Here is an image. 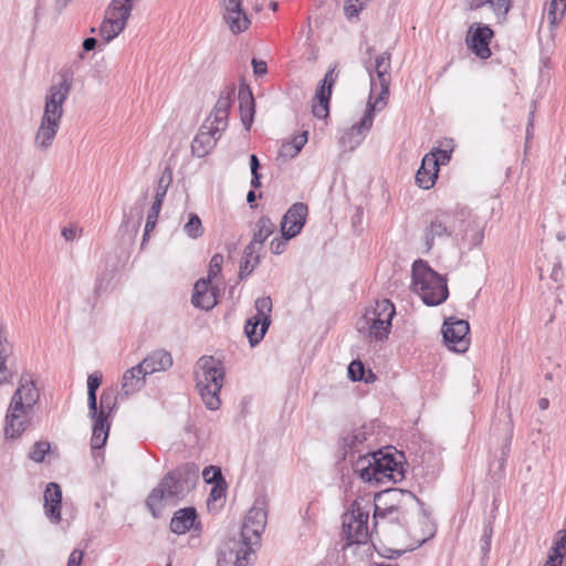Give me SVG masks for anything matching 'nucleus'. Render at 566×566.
<instances>
[{"label": "nucleus", "instance_id": "obj_1", "mask_svg": "<svg viewBox=\"0 0 566 566\" xmlns=\"http://www.w3.org/2000/svg\"><path fill=\"white\" fill-rule=\"evenodd\" d=\"M390 59V52L386 51L376 57L374 66H366L370 78V93L366 109L360 120L339 138V144L347 150H354L363 143L373 127L376 112L381 111L387 105L391 82Z\"/></svg>", "mask_w": 566, "mask_h": 566}, {"label": "nucleus", "instance_id": "obj_2", "mask_svg": "<svg viewBox=\"0 0 566 566\" xmlns=\"http://www.w3.org/2000/svg\"><path fill=\"white\" fill-rule=\"evenodd\" d=\"M406 457L394 447H386L373 452H366L354 463V472L367 483H398L405 479L407 468Z\"/></svg>", "mask_w": 566, "mask_h": 566}, {"label": "nucleus", "instance_id": "obj_3", "mask_svg": "<svg viewBox=\"0 0 566 566\" xmlns=\"http://www.w3.org/2000/svg\"><path fill=\"white\" fill-rule=\"evenodd\" d=\"M199 467L186 462L168 471L146 499V506L153 517L158 518L164 509V500L182 501L197 485Z\"/></svg>", "mask_w": 566, "mask_h": 566}, {"label": "nucleus", "instance_id": "obj_4", "mask_svg": "<svg viewBox=\"0 0 566 566\" xmlns=\"http://www.w3.org/2000/svg\"><path fill=\"white\" fill-rule=\"evenodd\" d=\"M103 376L95 371L87 377V408L88 417L93 420L91 449L94 458L102 457L101 450L107 442L111 423L108 418L116 409V397L113 392L104 390L101 395V407L97 406V390Z\"/></svg>", "mask_w": 566, "mask_h": 566}, {"label": "nucleus", "instance_id": "obj_5", "mask_svg": "<svg viewBox=\"0 0 566 566\" xmlns=\"http://www.w3.org/2000/svg\"><path fill=\"white\" fill-rule=\"evenodd\" d=\"M40 399V392L30 371L24 370L18 380L6 413L4 436L17 439L31 424L34 406Z\"/></svg>", "mask_w": 566, "mask_h": 566}, {"label": "nucleus", "instance_id": "obj_6", "mask_svg": "<svg viewBox=\"0 0 566 566\" xmlns=\"http://www.w3.org/2000/svg\"><path fill=\"white\" fill-rule=\"evenodd\" d=\"M193 375L196 387L206 407L210 410L219 409V394L226 375L222 361L205 355L196 363Z\"/></svg>", "mask_w": 566, "mask_h": 566}, {"label": "nucleus", "instance_id": "obj_7", "mask_svg": "<svg viewBox=\"0 0 566 566\" xmlns=\"http://www.w3.org/2000/svg\"><path fill=\"white\" fill-rule=\"evenodd\" d=\"M411 286L416 294L428 306H437L449 296L446 276L436 272L427 261L418 259L411 268Z\"/></svg>", "mask_w": 566, "mask_h": 566}, {"label": "nucleus", "instance_id": "obj_8", "mask_svg": "<svg viewBox=\"0 0 566 566\" xmlns=\"http://www.w3.org/2000/svg\"><path fill=\"white\" fill-rule=\"evenodd\" d=\"M420 504V500L410 491L391 488L376 493L374 497V520L376 525L380 518L396 514L395 521L405 526L407 506Z\"/></svg>", "mask_w": 566, "mask_h": 566}, {"label": "nucleus", "instance_id": "obj_9", "mask_svg": "<svg viewBox=\"0 0 566 566\" xmlns=\"http://www.w3.org/2000/svg\"><path fill=\"white\" fill-rule=\"evenodd\" d=\"M396 315L394 303L388 298L378 300L375 306L365 313L366 323L369 324V337L382 340L388 337L391 329V322Z\"/></svg>", "mask_w": 566, "mask_h": 566}, {"label": "nucleus", "instance_id": "obj_10", "mask_svg": "<svg viewBox=\"0 0 566 566\" xmlns=\"http://www.w3.org/2000/svg\"><path fill=\"white\" fill-rule=\"evenodd\" d=\"M134 0H112L105 11L99 33L106 42L115 39L126 27Z\"/></svg>", "mask_w": 566, "mask_h": 566}, {"label": "nucleus", "instance_id": "obj_11", "mask_svg": "<svg viewBox=\"0 0 566 566\" xmlns=\"http://www.w3.org/2000/svg\"><path fill=\"white\" fill-rule=\"evenodd\" d=\"M72 83V75L63 73L61 75V81L50 87L45 97L44 113L41 119L46 120L48 123L61 124L63 104L70 95Z\"/></svg>", "mask_w": 566, "mask_h": 566}, {"label": "nucleus", "instance_id": "obj_12", "mask_svg": "<svg viewBox=\"0 0 566 566\" xmlns=\"http://www.w3.org/2000/svg\"><path fill=\"white\" fill-rule=\"evenodd\" d=\"M256 314L248 318L244 325V334L247 335L251 346L258 345L265 336L270 324V314L272 312V300L270 296L258 297L254 302Z\"/></svg>", "mask_w": 566, "mask_h": 566}, {"label": "nucleus", "instance_id": "obj_13", "mask_svg": "<svg viewBox=\"0 0 566 566\" xmlns=\"http://www.w3.org/2000/svg\"><path fill=\"white\" fill-rule=\"evenodd\" d=\"M374 430L371 426L363 424L358 428H354L342 434L339 440V452L343 460H349L353 463L355 454L365 455L366 452H371L366 442L373 436Z\"/></svg>", "mask_w": 566, "mask_h": 566}, {"label": "nucleus", "instance_id": "obj_14", "mask_svg": "<svg viewBox=\"0 0 566 566\" xmlns=\"http://www.w3.org/2000/svg\"><path fill=\"white\" fill-rule=\"evenodd\" d=\"M253 545L240 538H228L219 546L218 566H247Z\"/></svg>", "mask_w": 566, "mask_h": 566}, {"label": "nucleus", "instance_id": "obj_15", "mask_svg": "<svg viewBox=\"0 0 566 566\" xmlns=\"http://www.w3.org/2000/svg\"><path fill=\"white\" fill-rule=\"evenodd\" d=\"M442 337L447 347L455 353H465L470 346V325L468 321L448 317L442 325Z\"/></svg>", "mask_w": 566, "mask_h": 566}, {"label": "nucleus", "instance_id": "obj_16", "mask_svg": "<svg viewBox=\"0 0 566 566\" xmlns=\"http://www.w3.org/2000/svg\"><path fill=\"white\" fill-rule=\"evenodd\" d=\"M337 63L329 67L324 78L319 82L312 104V113L317 118H326L329 115V102L333 87L338 78Z\"/></svg>", "mask_w": 566, "mask_h": 566}, {"label": "nucleus", "instance_id": "obj_17", "mask_svg": "<svg viewBox=\"0 0 566 566\" xmlns=\"http://www.w3.org/2000/svg\"><path fill=\"white\" fill-rule=\"evenodd\" d=\"M262 505L263 503L256 501L248 511L240 532V536L253 546L259 545L266 525L268 514Z\"/></svg>", "mask_w": 566, "mask_h": 566}, {"label": "nucleus", "instance_id": "obj_18", "mask_svg": "<svg viewBox=\"0 0 566 566\" xmlns=\"http://www.w3.org/2000/svg\"><path fill=\"white\" fill-rule=\"evenodd\" d=\"M493 36L494 32L490 25L474 23L469 28L465 42L472 53L482 60H486L492 54L490 43Z\"/></svg>", "mask_w": 566, "mask_h": 566}, {"label": "nucleus", "instance_id": "obj_19", "mask_svg": "<svg viewBox=\"0 0 566 566\" xmlns=\"http://www.w3.org/2000/svg\"><path fill=\"white\" fill-rule=\"evenodd\" d=\"M308 214V207L303 202L293 203L282 218L281 232L287 238H295L304 228Z\"/></svg>", "mask_w": 566, "mask_h": 566}, {"label": "nucleus", "instance_id": "obj_20", "mask_svg": "<svg viewBox=\"0 0 566 566\" xmlns=\"http://www.w3.org/2000/svg\"><path fill=\"white\" fill-rule=\"evenodd\" d=\"M223 19L234 34L244 32L251 20L242 7V0H224Z\"/></svg>", "mask_w": 566, "mask_h": 566}, {"label": "nucleus", "instance_id": "obj_21", "mask_svg": "<svg viewBox=\"0 0 566 566\" xmlns=\"http://www.w3.org/2000/svg\"><path fill=\"white\" fill-rule=\"evenodd\" d=\"M17 373L13 346L3 337L2 329H0V387L13 384Z\"/></svg>", "mask_w": 566, "mask_h": 566}, {"label": "nucleus", "instance_id": "obj_22", "mask_svg": "<svg viewBox=\"0 0 566 566\" xmlns=\"http://www.w3.org/2000/svg\"><path fill=\"white\" fill-rule=\"evenodd\" d=\"M219 291L210 280L200 279L195 283L191 303L195 307L210 311L218 304Z\"/></svg>", "mask_w": 566, "mask_h": 566}, {"label": "nucleus", "instance_id": "obj_23", "mask_svg": "<svg viewBox=\"0 0 566 566\" xmlns=\"http://www.w3.org/2000/svg\"><path fill=\"white\" fill-rule=\"evenodd\" d=\"M44 512L52 524H59L62 520V489L60 484L50 482L44 491Z\"/></svg>", "mask_w": 566, "mask_h": 566}, {"label": "nucleus", "instance_id": "obj_24", "mask_svg": "<svg viewBox=\"0 0 566 566\" xmlns=\"http://www.w3.org/2000/svg\"><path fill=\"white\" fill-rule=\"evenodd\" d=\"M238 98L242 125L247 132H250L255 115V101L251 88L242 83L239 87Z\"/></svg>", "mask_w": 566, "mask_h": 566}, {"label": "nucleus", "instance_id": "obj_25", "mask_svg": "<svg viewBox=\"0 0 566 566\" xmlns=\"http://www.w3.org/2000/svg\"><path fill=\"white\" fill-rule=\"evenodd\" d=\"M198 518L197 510L193 506L180 509L174 513L170 520V531L175 534L181 535L189 532L192 527L198 530L196 521Z\"/></svg>", "mask_w": 566, "mask_h": 566}, {"label": "nucleus", "instance_id": "obj_26", "mask_svg": "<svg viewBox=\"0 0 566 566\" xmlns=\"http://www.w3.org/2000/svg\"><path fill=\"white\" fill-rule=\"evenodd\" d=\"M451 217L449 214L437 216L431 220L430 224L424 231V243L428 250L434 244L436 238H447L453 232V228L450 226Z\"/></svg>", "mask_w": 566, "mask_h": 566}, {"label": "nucleus", "instance_id": "obj_27", "mask_svg": "<svg viewBox=\"0 0 566 566\" xmlns=\"http://www.w3.org/2000/svg\"><path fill=\"white\" fill-rule=\"evenodd\" d=\"M172 356L165 349H158L146 356L139 365L144 374L151 375L158 371H165L172 366Z\"/></svg>", "mask_w": 566, "mask_h": 566}, {"label": "nucleus", "instance_id": "obj_28", "mask_svg": "<svg viewBox=\"0 0 566 566\" xmlns=\"http://www.w3.org/2000/svg\"><path fill=\"white\" fill-rule=\"evenodd\" d=\"M220 135L211 129L203 128V125H201L191 143L192 155L198 158L206 157L216 147Z\"/></svg>", "mask_w": 566, "mask_h": 566}, {"label": "nucleus", "instance_id": "obj_29", "mask_svg": "<svg viewBox=\"0 0 566 566\" xmlns=\"http://www.w3.org/2000/svg\"><path fill=\"white\" fill-rule=\"evenodd\" d=\"M147 375L144 374L143 368L139 364L127 369L122 379V392L118 396L128 397L130 395L136 394L145 386V377Z\"/></svg>", "mask_w": 566, "mask_h": 566}, {"label": "nucleus", "instance_id": "obj_30", "mask_svg": "<svg viewBox=\"0 0 566 566\" xmlns=\"http://www.w3.org/2000/svg\"><path fill=\"white\" fill-rule=\"evenodd\" d=\"M493 432L499 433L502 438V446H501V455L497 459V467L499 470H503L505 465L506 458L510 454L511 451V443L513 439V422L511 420L510 415H505V420L503 421V427L497 428V424L493 426Z\"/></svg>", "mask_w": 566, "mask_h": 566}, {"label": "nucleus", "instance_id": "obj_31", "mask_svg": "<svg viewBox=\"0 0 566 566\" xmlns=\"http://www.w3.org/2000/svg\"><path fill=\"white\" fill-rule=\"evenodd\" d=\"M439 168L434 167V160L430 155H424L416 174V184L422 189H430L438 178Z\"/></svg>", "mask_w": 566, "mask_h": 566}, {"label": "nucleus", "instance_id": "obj_32", "mask_svg": "<svg viewBox=\"0 0 566 566\" xmlns=\"http://www.w3.org/2000/svg\"><path fill=\"white\" fill-rule=\"evenodd\" d=\"M59 128V124L41 119L34 136V146L42 151L48 150L52 146Z\"/></svg>", "mask_w": 566, "mask_h": 566}, {"label": "nucleus", "instance_id": "obj_33", "mask_svg": "<svg viewBox=\"0 0 566 566\" xmlns=\"http://www.w3.org/2000/svg\"><path fill=\"white\" fill-rule=\"evenodd\" d=\"M342 530L346 539V546L363 544L368 539V524L343 522Z\"/></svg>", "mask_w": 566, "mask_h": 566}, {"label": "nucleus", "instance_id": "obj_34", "mask_svg": "<svg viewBox=\"0 0 566 566\" xmlns=\"http://www.w3.org/2000/svg\"><path fill=\"white\" fill-rule=\"evenodd\" d=\"M275 229L276 226L272 222L270 217L262 216L256 222V230L253 233L252 240L259 243V248H262L263 243L274 233Z\"/></svg>", "mask_w": 566, "mask_h": 566}, {"label": "nucleus", "instance_id": "obj_35", "mask_svg": "<svg viewBox=\"0 0 566 566\" xmlns=\"http://www.w3.org/2000/svg\"><path fill=\"white\" fill-rule=\"evenodd\" d=\"M228 113L212 111L209 117L203 122V128L211 129L220 135L228 127Z\"/></svg>", "mask_w": 566, "mask_h": 566}, {"label": "nucleus", "instance_id": "obj_36", "mask_svg": "<svg viewBox=\"0 0 566 566\" xmlns=\"http://www.w3.org/2000/svg\"><path fill=\"white\" fill-rule=\"evenodd\" d=\"M368 520L369 511L365 510L358 501H354L350 511L345 513L343 516V522L349 523L359 522L368 524Z\"/></svg>", "mask_w": 566, "mask_h": 566}, {"label": "nucleus", "instance_id": "obj_37", "mask_svg": "<svg viewBox=\"0 0 566 566\" xmlns=\"http://www.w3.org/2000/svg\"><path fill=\"white\" fill-rule=\"evenodd\" d=\"M172 181V170L170 167H166L158 179L156 193L154 200L163 201L167 195V190Z\"/></svg>", "mask_w": 566, "mask_h": 566}, {"label": "nucleus", "instance_id": "obj_38", "mask_svg": "<svg viewBox=\"0 0 566 566\" xmlns=\"http://www.w3.org/2000/svg\"><path fill=\"white\" fill-rule=\"evenodd\" d=\"M184 231L191 239H198L203 234V227L198 214L189 213Z\"/></svg>", "mask_w": 566, "mask_h": 566}, {"label": "nucleus", "instance_id": "obj_39", "mask_svg": "<svg viewBox=\"0 0 566 566\" xmlns=\"http://www.w3.org/2000/svg\"><path fill=\"white\" fill-rule=\"evenodd\" d=\"M234 86H227L221 93L212 111L228 113L232 104V96L234 95Z\"/></svg>", "mask_w": 566, "mask_h": 566}, {"label": "nucleus", "instance_id": "obj_40", "mask_svg": "<svg viewBox=\"0 0 566 566\" xmlns=\"http://www.w3.org/2000/svg\"><path fill=\"white\" fill-rule=\"evenodd\" d=\"M51 444L48 441L35 442L29 451V459L35 463L44 461L45 455L49 453Z\"/></svg>", "mask_w": 566, "mask_h": 566}, {"label": "nucleus", "instance_id": "obj_41", "mask_svg": "<svg viewBox=\"0 0 566 566\" xmlns=\"http://www.w3.org/2000/svg\"><path fill=\"white\" fill-rule=\"evenodd\" d=\"M227 488H228V485H227L226 481L223 483L217 482L216 484L212 485L208 501H207V505H208L209 510H211V506L216 502L226 499Z\"/></svg>", "mask_w": 566, "mask_h": 566}, {"label": "nucleus", "instance_id": "obj_42", "mask_svg": "<svg viewBox=\"0 0 566 566\" xmlns=\"http://www.w3.org/2000/svg\"><path fill=\"white\" fill-rule=\"evenodd\" d=\"M369 0H347L344 6V12L348 20L358 18L359 12L364 9Z\"/></svg>", "mask_w": 566, "mask_h": 566}, {"label": "nucleus", "instance_id": "obj_43", "mask_svg": "<svg viewBox=\"0 0 566 566\" xmlns=\"http://www.w3.org/2000/svg\"><path fill=\"white\" fill-rule=\"evenodd\" d=\"M557 535L558 538L551 548L548 556L556 557V555H558V559L563 562L564 554L566 552V530L559 531Z\"/></svg>", "mask_w": 566, "mask_h": 566}, {"label": "nucleus", "instance_id": "obj_44", "mask_svg": "<svg viewBox=\"0 0 566 566\" xmlns=\"http://www.w3.org/2000/svg\"><path fill=\"white\" fill-rule=\"evenodd\" d=\"M202 478L207 484H216L217 482H224L221 469L216 465L206 467L202 471Z\"/></svg>", "mask_w": 566, "mask_h": 566}, {"label": "nucleus", "instance_id": "obj_45", "mask_svg": "<svg viewBox=\"0 0 566 566\" xmlns=\"http://www.w3.org/2000/svg\"><path fill=\"white\" fill-rule=\"evenodd\" d=\"M488 6L496 17H505L513 6V0H488Z\"/></svg>", "mask_w": 566, "mask_h": 566}, {"label": "nucleus", "instance_id": "obj_46", "mask_svg": "<svg viewBox=\"0 0 566 566\" xmlns=\"http://www.w3.org/2000/svg\"><path fill=\"white\" fill-rule=\"evenodd\" d=\"M365 365L360 360H353L347 368L348 378L352 381L365 379Z\"/></svg>", "mask_w": 566, "mask_h": 566}, {"label": "nucleus", "instance_id": "obj_47", "mask_svg": "<svg viewBox=\"0 0 566 566\" xmlns=\"http://www.w3.org/2000/svg\"><path fill=\"white\" fill-rule=\"evenodd\" d=\"M223 264V255L220 253H216L212 255L210 263H209V272L208 277L206 280L212 281L213 277H216L218 274L221 273Z\"/></svg>", "mask_w": 566, "mask_h": 566}, {"label": "nucleus", "instance_id": "obj_48", "mask_svg": "<svg viewBox=\"0 0 566 566\" xmlns=\"http://www.w3.org/2000/svg\"><path fill=\"white\" fill-rule=\"evenodd\" d=\"M493 535V523L492 521H485L483 524V533L481 536V541L483 543L481 549L484 554L489 553L491 547V539Z\"/></svg>", "mask_w": 566, "mask_h": 566}, {"label": "nucleus", "instance_id": "obj_49", "mask_svg": "<svg viewBox=\"0 0 566 566\" xmlns=\"http://www.w3.org/2000/svg\"><path fill=\"white\" fill-rule=\"evenodd\" d=\"M281 238H274L270 243V250L273 254H281L285 251L287 241L292 238H287V233L281 232Z\"/></svg>", "mask_w": 566, "mask_h": 566}, {"label": "nucleus", "instance_id": "obj_50", "mask_svg": "<svg viewBox=\"0 0 566 566\" xmlns=\"http://www.w3.org/2000/svg\"><path fill=\"white\" fill-rule=\"evenodd\" d=\"M259 243L251 240L250 243L244 248L243 259L253 260L254 265L260 263V254L258 253Z\"/></svg>", "mask_w": 566, "mask_h": 566}, {"label": "nucleus", "instance_id": "obj_51", "mask_svg": "<svg viewBox=\"0 0 566 566\" xmlns=\"http://www.w3.org/2000/svg\"><path fill=\"white\" fill-rule=\"evenodd\" d=\"M562 18L563 15H560V2L557 0H552L547 12V20L552 25H554L560 21Z\"/></svg>", "mask_w": 566, "mask_h": 566}, {"label": "nucleus", "instance_id": "obj_52", "mask_svg": "<svg viewBox=\"0 0 566 566\" xmlns=\"http://www.w3.org/2000/svg\"><path fill=\"white\" fill-rule=\"evenodd\" d=\"M431 159L434 160V167L439 168V165H446L451 159V150L437 149L434 153L429 154Z\"/></svg>", "mask_w": 566, "mask_h": 566}, {"label": "nucleus", "instance_id": "obj_53", "mask_svg": "<svg viewBox=\"0 0 566 566\" xmlns=\"http://www.w3.org/2000/svg\"><path fill=\"white\" fill-rule=\"evenodd\" d=\"M298 154L300 151H297V149H294V145L291 142L284 143L279 150L280 157L284 158H294Z\"/></svg>", "mask_w": 566, "mask_h": 566}, {"label": "nucleus", "instance_id": "obj_54", "mask_svg": "<svg viewBox=\"0 0 566 566\" xmlns=\"http://www.w3.org/2000/svg\"><path fill=\"white\" fill-rule=\"evenodd\" d=\"M256 265L251 264V260L243 259L240 264L239 269V277L240 280L247 279L254 270Z\"/></svg>", "mask_w": 566, "mask_h": 566}, {"label": "nucleus", "instance_id": "obj_55", "mask_svg": "<svg viewBox=\"0 0 566 566\" xmlns=\"http://www.w3.org/2000/svg\"><path fill=\"white\" fill-rule=\"evenodd\" d=\"M251 64L255 76H263L268 73V65L265 61L253 57Z\"/></svg>", "mask_w": 566, "mask_h": 566}, {"label": "nucleus", "instance_id": "obj_56", "mask_svg": "<svg viewBox=\"0 0 566 566\" xmlns=\"http://www.w3.org/2000/svg\"><path fill=\"white\" fill-rule=\"evenodd\" d=\"M84 553L77 548L73 549L67 558L66 566H81Z\"/></svg>", "mask_w": 566, "mask_h": 566}, {"label": "nucleus", "instance_id": "obj_57", "mask_svg": "<svg viewBox=\"0 0 566 566\" xmlns=\"http://www.w3.org/2000/svg\"><path fill=\"white\" fill-rule=\"evenodd\" d=\"M307 130H304L301 134L294 136L293 139L291 140V143L294 145V149H297V151L301 153L302 148L307 143Z\"/></svg>", "mask_w": 566, "mask_h": 566}, {"label": "nucleus", "instance_id": "obj_58", "mask_svg": "<svg viewBox=\"0 0 566 566\" xmlns=\"http://www.w3.org/2000/svg\"><path fill=\"white\" fill-rule=\"evenodd\" d=\"M108 282L104 277H98L94 286V297L97 300L102 292L106 290Z\"/></svg>", "mask_w": 566, "mask_h": 566}, {"label": "nucleus", "instance_id": "obj_59", "mask_svg": "<svg viewBox=\"0 0 566 566\" xmlns=\"http://www.w3.org/2000/svg\"><path fill=\"white\" fill-rule=\"evenodd\" d=\"M163 207V201L154 200L148 211L147 218L158 220L159 212Z\"/></svg>", "mask_w": 566, "mask_h": 566}, {"label": "nucleus", "instance_id": "obj_60", "mask_svg": "<svg viewBox=\"0 0 566 566\" xmlns=\"http://www.w3.org/2000/svg\"><path fill=\"white\" fill-rule=\"evenodd\" d=\"M484 233L482 230L476 229L473 231V233L470 237V244L471 247H478L483 242Z\"/></svg>", "mask_w": 566, "mask_h": 566}, {"label": "nucleus", "instance_id": "obj_61", "mask_svg": "<svg viewBox=\"0 0 566 566\" xmlns=\"http://www.w3.org/2000/svg\"><path fill=\"white\" fill-rule=\"evenodd\" d=\"M562 276H563V271H562L560 262H555L552 268L551 279L554 282H559L562 280Z\"/></svg>", "mask_w": 566, "mask_h": 566}, {"label": "nucleus", "instance_id": "obj_62", "mask_svg": "<svg viewBox=\"0 0 566 566\" xmlns=\"http://www.w3.org/2000/svg\"><path fill=\"white\" fill-rule=\"evenodd\" d=\"M96 45H97V40H96V38H93V36L86 38L82 43V48H83L84 52L93 51L96 48Z\"/></svg>", "mask_w": 566, "mask_h": 566}, {"label": "nucleus", "instance_id": "obj_63", "mask_svg": "<svg viewBox=\"0 0 566 566\" xmlns=\"http://www.w3.org/2000/svg\"><path fill=\"white\" fill-rule=\"evenodd\" d=\"M156 224H157V220L149 219V218L146 219L145 231H144V235H143V244L145 243V241L147 240V237L149 235L150 231L156 227Z\"/></svg>", "mask_w": 566, "mask_h": 566}, {"label": "nucleus", "instance_id": "obj_64", "mask_svg": "<svg viewBox=\"0 0 566 566\" xmlns=\"http://www.w3.org/2000/svg\"><path fill=\"white\" fill-rule=\"evenodd\" d=\"M261 164L255 154L250 155V170L251 174L260 172Z\"/></svg>", "mask_w": 566, "mask_h": 566}]
</instances>
